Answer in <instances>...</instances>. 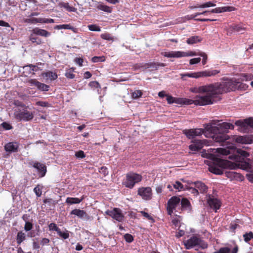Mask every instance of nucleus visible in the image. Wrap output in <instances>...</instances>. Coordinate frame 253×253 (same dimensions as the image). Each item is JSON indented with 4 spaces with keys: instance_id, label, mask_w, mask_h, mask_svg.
<instances>
[{
    "instance_id": "obj_1",
    "label": "nucleus",
    "mask_w": 253,
    "mask_h": 253,
    "mask_svg": "<svg viewBox=\"0 0 253 253\" xmlns=\"http://www.w3.org/2000/svg\"><path fill=\"white\" fill-rule=\"evenodd\" d=\"M216 152L222 155H228V159L234 160L232 162L228 160L211 155L212 161L209 165V171L214 174L221 175L223 173L224 169H235L237 168L248 171L253 170V165L249 159H245L249 156V153L241 149L227 147L226 148H218Z\"/></svg>"
},
{
    "instance_id": "obj_2",
    "label": "nucleus",
    "mask_w": 253,
    "mask_h": 253,
    "mask_svg": "<svg viewBox=\"0 0 253 253\" xmlns=\"http://www.w3.org/2000/svg\"><path fill=\"white\" fill-rule=\"evenodd\" d=\"M248 86L241 83L239 79L235 78H223L220 83L210 84L199 86L196 88L197 92H208L210 94L213 103L220 99L219 95L230 91L246 90Z\"/></svg>"
},
{
    "instance_id": "obj_3",
    "label": "nucleus",
    "mask_w": 253,
    "mask_h": 253,
    "mask_svg": "<svg viewBox=\"0 0 253 253\" xmlns=\"http://www.w3.org/2000/svg\"><path fill=\"white\" fill-rule=\"evenodd\" d=\"M234 125L232 124L223 122L218 124L216 126H211L210 128L211 136L216 142L225 145L229 142L230 136L227 134L229 129H233Z\"/></svg>"
},
{
    "instance_id": "obj_4",
    "label": "nucleus",
    "mask_w": 253,
    "mask_h": 253,
    "mask_svg": "<svg viewBox=\"0 0 253 253\" xmlns=\"http://www.w3.org/2000/svg\"><path fill=\"white\" fill-rule=\"evenodd\" d=\"M206 95L203 96H196L194 100L183 99V104L190 105L194 104L196 105L204 106L213 104V102L208 92H204Z\"/></svg>"
},
{
    "instance_id": "obj_5",
    "label": "nucleus",
    "mask_w": 253,
    "mask_h": 253,
    "mask_svg": "<svg viewBox=\"0 0 253 253\" xmlns=\"http://www.w3.org/2000/svg\"><path fill=\"white\" fill-rule=\"evenodd\" d=\"M142 176L138 173L129 172L126 174V178L123 182V184L126 188L132 189L136 184L142 180Z\"/></svg>"
},
{
    "instance_id": "obj_6",
    "label": "nucleus",
    "mask_w": 253,
    "mask_h": 253,
    "mask_svg": "<svg viewBox=\"0 0 253 253\" xmlns=\"http://www.w3.org/2000/svg\"><path fill=\"white\" fill-rule=\"evenodd\" d=\"M219 73L220 71L218 70H205L197 72L181 74L180 76L182 80H186L185 78L186 77L197 79L201 77L214 76Z\"/></svg>"
},
{
    "instance_id": "obj_7",
    "label": "nucleus",
    "mask_w": 253,
    "mask_h": 253,
    "mask_svg": "<svg viewBox=\"0 0 253 253\" xmlns=\"http://www.w3.org/2000/svg\"><path fill=\"white\" fill-rule=\"evenodd\" d=\"M28 106L23 109L15 110L14 116L19 121L28 122L32 120L34 117V112L28 110Z\"/></svg>"
},
{
    "instance_id": "obj_8",
    "label": "nucleus",
    "mask_w": 253,
    "mask_h": 253,
    "mask_svg": "<svg viewBox=\"0 0 253 253\" xmlns=\"http://www.w3.org/2000/svg\"><path fill=\"white\" fill-rule=\"evenodd\" d=\"M163 55L164 56L169 58H180L182 57L196 56L199 55V54H197L196 52L194 51L184 52L181 51H174L165 52Z\"/></svg>"
},
{
    "instance_id": "obj_9",
    "label": "nucleus",
    "mask_w": 253,
    "mask_h": 253,
    "mask_svg": "<svg viewBox=\"0 0 253 253\" xmlns=\"http://www.w3.org/2000/svg\"><path fill=\"white\" fill-rule=\"evenodd\" d=\"M207 202L210 207L215 212L219 209L221 206V202L218 199L215 198L211 194L206 195Z\"/></svg>"
},
{
    "instance_id": "obj_10",
    "label": "nucleus",
    "mask_w": 253,
    "mask_h": 253,
    "mask_svg": "<svg viewBox=\"0 0 253 253\" xmlns=\"http://www.w3.org/2000/svg\"><path fill=\"white\" fill-rule=\"evenodd\" d=\"M105 213L119 222H122L124 215L122 210L117 208H114L112 210H107Z\"/></svg>"
},
{
    "instance_id": "obj_11",
    "label": "nucleus",
    "mask_w": 253,
    "mask_h": 253,
    "mask_svg": "<svg viewBox=\"0 0 253 253\" xmlns=\"http://www.w3.org/2000/svg\"><path fill=\"white\" fill-rule=\"evenodd\" d=\"M180 202L179 197L173 196L169 199L167 204V211L169 215H171L176 207Z\"/></svg>"
},
{
    "instance_id": "obj_12",
    "label": "nucleus",
    "mask_w": 253,
    "mask_h": 253,
    "mask_svg": "<svg viewBox=\"0 0 253 253\" xmlns=\"http://www.w3.org/2000/svg\"><path fill=\"white\" fill-rule=\"evenodd\" d=\"M29 164L37 169L40 177H42L45 176L47 170L46 167L44 164L37 161H31L29 163Z\"/></svg>"
},
{
    "instance_id": "obj_13",
    "label": "nucleus",
    "mask_w": 253,
    "mask_h": 253,
    "mask_svg": "<svg viewBox=\"0 0 253 253\" xmlns=\"http://www.w3.org/2000/svg\"><path fill=\"white\" fill-rule=\"evenodd\" d=\"M137 194L144 200H150L152 199V191L150 187H140L138 189Z\"/></svg>"
},
{
    "instance_id": "obj_14",
    "label": "nucleus",
    "mask_w": 253,
    "mask_h": 253,
    "mask_svg": "<svg viewBox=\"0 0 253 253\" xmlns=\"http://www.w3.org/2000/svg\"><path fill=\"white\" fill-rule=\"evenodd\" d=\"M232 139L238 143L251 144L253 143V135H233Z\"/></svg>"
},
{
    "instance_id": "obj_15",
    "label": "nucleus",
    "mask_w": 253,
    "mask_h": 253,
    "mask_svg": "<svg viewBox=\"0 0 253 253\" xmlns=\"http://www.w3.org/2000/svg\"><path fill=\"white\" fill-rule=\"evenodd\" d=\"M202 242L199 237L194 235L187 240L184 243V245L186 249H190L196 246L200 245Z\"/></svg>"
},
{
    "instance_id": "obj_16",
    "label": "nucleus",
    "mask_w": 253,
    "mask_h": 253,
    "mask_svg": "<svg viewBox=\"0 0 253 253\" xmlns=\"http://www.w3.org/2000/svg\"><path fill=\"white\" fill-rule=\"evenodd\" d=\"M183 133L189 139H193L196 136L202 135L203 133V129L202 128L185 129L183 131Z\"/></svg>"
},
{
    "instance_id": "obj_17",
    "label": "nucleus",
    "mask_w": 253,
    "mask_h": 253,
    "mask_svg": "<svg viewBox=\"0 0 253 253\" xmlns=\"http://www.w3.org/2000/svg\"><path fill=\"white\" fill-rule=\"evenodd\" d=\"M31 86H35L41 91H48L49 88L48 85L38 81L36 79H31L28 81Z\"/></svg>"
},
{
    "instance_id": "obj_18",
    "label": "nucleus",
    "mask_w": 253,
    "mask_h": 253,
    "mask_svg": "<svg viewBox=\"0 0 253 253\" xmlns=\"http://www.w3.org/2000/svg\"><path fill=\"white\" fill-rule=\"evenodd\" d=\"M70 214L76 215L79 218L82 219H89V216L87 214L85 211L80 209H74L70 212Z\"/></svg>"
},
{
    "instance_id": "obj_19",
    "label": "nucleus",
    "mask_w": 253,
    "mask_h": 253,
    "mask_svg": "<svg viewBox=\"0 0 253 253\" xmlns=\"http://www.w3.org/2000/svg\"><path fill=\"white\" fill-rule=\"evenodd\" d=\"M181 210L190 212L192 211V207L190 201L186 198H183L180 200Z\"/></svg>"
},
{
    "instance_id": "obj_20",
    "label": "nucleus",
    "mask_w": 253,
    "mask_h": 253,
    "mask_svg": "<svg viewBox=\"0 0 253 253\" xmlns=\"http://www.w3.org/2000/svg\"><path fill=\"white\" fill-rule=\"evenodd\" d=\"M192 142L193 144L190 145L189 146V148L191 151H198L203 147V143L200 140H194Z\"/></svg>"
},
{
    "instance_id": "obj_21",
    "label": "nucleus",
    "mask_w": 253,
    "mask_h": 253,
    "mask_svg": "<svg viewBox=\"0 0 253 253\" xmlns=\"http://www.w3.org/2000/svg\"><path fill=\"white\" fill-rule=\"evenodd\" d=\"M54 20L53 19H47L44 18H35L33 17H31V24L40 23H53Z\"/></svg>"
},
{
    "instance_id": "obj_22",
    "label": "nucleus",
    "mask_w": 253,
    "mask_h": 253,
    "mask_svg": "<svg viewBox=\"0 0 253 253\" xmlns=\"http://www.w3.org/2000/svg\"><path fill=\"white\" fill-rule=\"evenodd\" d=\"M32 32L33 34L41 36L43 37H48L50 35V33L44 29H41L38 27L34 28Z\"/></svg>"
},
{
    "instance_id": "obj_23",
    "label": "nucleus",
    "mask_w": 253,
    "mask_h": 253,
    "mask_svg": "<svg viewBox=\"0 0 253 253\" xmlns=\"http://www.w3.org/2000/svg\"><path fill=\"white\" fill-rule=\"evenodd\" d=\"M18 145L16 143L9 142L6 143L4 146V149L8 152H14L17 151Z\"/></svg>"
},
{
    "instance_id": "obj_24",
    "label": "nucleus",
    "mask_w": 253,
    "mask_h": 253,
    "mask_svg": "<svg viewBox=\"0 0 253 253\" xmlns=\"http://www.w3.org/2000/svg\"><path fill=\"white\" fill-rule=\"evenodd\" d=\"M195 187L199 191V193H204L207 191L208 187L205 183L201 181H197L194 182Z\"/></svg>"
},
{
    "instance_id": "obj_25",
    "label": "nucleus",
    "mask_w": 253,
    "mask_h": 253,
    "mask_svg": "<svg viewBox=\"0 0 253 253\" xmlns=\"http://www.w3.org/2000/svg\"><path fill=\"white\" fill-rule=\"evenodd\" d=\"M202 41V38L199 36H194L187 39L186 42L189 44H193L200 42Z\"/></svg>"
},
{
    "instance_id": "obj_26",
    "label": "nucleus",
    "mask_w": 253,
    "mask_h": 253,
    "mask_svg": "<svg viewBox=\"0 0 253 253\" xmlns=\"http://www.w3.org/2000/svg\"><path fill=\"white\" fill-rule=\"evenodd\" d=\"M26 236L25 233L20 231L17 233L16 240L18 245H20L24 241L26 240Z\"/></svg>"
},
{
    "instance_id": "obj_27",
    "label": "nucleus",
    "mask_w": 253,
    "mask_h": 253,
    "mask_svg": "<svg viewBox=\"0 0 253 253\" xmlns=\"http://www.w3.org/2000/svg\"><path fill=\"white\" fill-rule=\"evenodd\" d=\"M42 76L46 78L47 79H50V81L55 80L58 77L57 74L52 71H48L42 73Z\"/></svg>"
},
{
    "instance_id": "obj_28",
    "label": "nucleus",
    "mask_w": 253,
    "mask_h": 253,
    "mask_svg": "<svg viewBox=\"0 0 253 253\" xmlns=\"http://www.w3.org/2000/svg\"><path fill=\"white\" fill-rule=\"evenodd\" d=\"M84 199V196L81 199L78 198L68 197L66 200V203L70 205L80 203Z\"/></svg>"
},
{
    "instance_id": "obj_29",
    "label": "nucleus",
    "mask_w": 253,
    "mask_h": 253,
    "mask_svg": "<svg viewBox=\"0 0 253 253\" xmlns=\"http://www.w3.org/2000/svg\"><path fill=\"white\" fill-rule=\"evenodd\" d=\"M69 233L70 231L67 230L66 229H65L64 231H62L60 229V230L57 233L60 238L62 240H66L68 239L70 237Z\"/></svg>"
},
{
    "instance_id": "obj_30",
    "label": "nucleus",
    "mask_w": 253,
    "mask_h": 253,
    "mask_svg": "<svg viewBox=\"0 0 253 253\" xmlns=\"http://www.w3.org/2000/svg\"><path fill=\"white\" fill-rule=\"evenodd\" d=\"M164 64L163 63H155L154 62H151L149 63H145L144 67L145 68H153L155 69H157L158 67L159 66H163Z\"/></svg>"
},
{
    "instance_id": "obj_31",
    "label": "nucleus",
    "mask_w": 253,
    "mask_h": 253,
    "mask_svg": "<svg viewBox=\"0 0 253 253\" xmlns=\"http://www.w3.org/2000/svg\"><path fill=\"white\" fill-rule=\"evenodd\" d=\"M216 5L215 3H214L212 1H208L207 2H205L202 4H197L196 5L193 6L194 8H204L206 7H213L215 6Z\"/></svg>"
},
{
    "instance_id": "obj_32",
    "label": "nucleus",
    "mask_w": 253,
    "mask_h": 253,
    "mask_svg": "<svg viewBox=\"0 0 253 253\" xmlns=\"http://www.w3.org/2000/svg\"><path fill=\"white\" fill-rule=\"evenodd\" d=\"M60 5L69 12H75L77 10V9L75 7L70 6L68 2H61Z\"/></svg>"
},
{
    "instance_id": "obj_33",
    "label": "nucleus",
    "mask_w": 253,
    "mask_h": 253,
    "mask_svg": "<svg viewBox=\"0 0 253 253\" xmlns=\"http://www.w3.org/2000/svg\"><path fill=\"white\" fill-rule=\"evenodd\" d=\"M75 69V68L72 67L66 70L65 74V77L70 79H74L75 77V75L73 74Z\"/></svg>"
},
{
    "instance_id": "obj_34",
    "label": "nucleus",
    "mask_w": 253,
    "mask_h": 253,
    "mask_svg": "<svg viewBox=\"0 0 253 253\" xmlns=\"http://www.w3.org/2000/svg\"><path fill=\"white\" fill-rule=\"evenodd\" d=\"M97 8L99 10L108 13H111L112 12V8L110 7L103 4H98Z\"/></svg>"
},
{
    "instance_id": "obj_35",
    "label": "nucleus",
    "mask_w": 253,
    "mask_h": 253,
    "mask_svg": "<svg viewBox=\"0 0 253 253\" xmlns=\"http://www.w3.org/2000/svg\"><path fill=\"white\" fill-rule=\"evenodd\" d=\"M23 69L24 70L30 69V73H32V74H34V72H37L38 70V67L37 66L33 65L32 64L26 65L23 67Z\"/></svg>"
},
{
    "instance_id": "obj_36",
    "label": "nucleus",
    "mask_w": 253,
    "mask_h": 253,
    "mask_svg": "<svg viewBox=\"0 0 253 253\" xmlns=\"http://www.w3.org/2000/svg\"><path fill=\"white\" fill-rule=\"evenodd\" d=\"M43 186L40 184H38L34 189V192L38 197L41 196L42 194V189Z\"/></svg>"
},
{
    "instance_id": "obj_37",
    "label": "nucleus",
    "mask_w": 253,
    "mask_h": 253,
    "mask_svg": "<svg viewBox=\"0 0 253 253\" xmlns=\"http://www.w3.org/2000/svg\"><path fill=\"white\" fill-rule=\"evenodd\" d=\"M30 40L33 43H36L37 44H41L42 42L41 39L38 37H34L33 34L31 35Z\"/></svg>"
},
{
    "instance_id": "obj_38",
    "label": "nucleus",
    "mask_w": 253,
    "mask_h": 253,
    "mask_svg": "<svg viewBox=\"0 0 253 253\" xmlns=\"http://www.w3.org/2000/svg\"><path fill=\"white\" fill-rule=\"evenodd\" d=\"M142 92L140 90H135L132 93L131 96L133 99H137L142 95Z\"/></svg>"
},
{
    "instance_id": "obj_39",
    "label": "nucleus",
    "mask_w": 253,
    "mask_h": 253,
    "mask_svg": "<svg viewBox=\"0 0 253 253\" xmlns=\"http://www.w3.org/2000/svg\"><path fill=\"white\" fill-rule=\"evenodd\" d=\"M88 29L91 31L99 32L101 31V28L99 26L96 24H91L87 26Z\"/></svg>"
},
{
    "instance_id": "obj_40",
    "label": "nucleus",
    "mask_w": 253,
    "mask_h": 253,
    "mask_svg": "<svg viewBox=\"0 0 253 253\" xmlns=\"http://www.w3.org/2000/svg\"><path fill=\"white\" fill-rule=\"evenodd\" d=\"M100 37L102 39L105 40L107 41H113L114 40L113 37H112L111 35L108 33L102 34L100 35Z\"/></svg>"
},
{
    "instance_id": "obj_41",
    "label": "nucleus",
    "mask_w": 253,
    "mask_h": 253,
    "mask_svg": "<svg viewBox=\"0 0 253 253\" xmlns=\"http://www.w3.org/2000/svg\"><path fill=\"white\" fill-rule=\"evenodd\" d=\"M243 237L246 242H249L251 239H253V233L252 232L247 233L243 235Z\"/></svg>"
},
{
    "instance_id": "obj_42",
    "label": "nucleus",
    "mask_w": 253,
    "mask_h": 253,
    "mask_svg": "<svg viewBox=\"0 0 253 253\" xmlns=\"http://www.w3.org/2000/svg\"><path fill=\"white\" fill-rule=\"evenodd\" d=\"M173 186L175 189L178 190V191H181L184 189L183 185L178 181H175L173 184Z\"/></svg>"
},
{
    "instance_id": "obj_43",
    "label": "nucleus",
    "mask_w": 253,
    "mask_h": 253,
    "mask_svg": "<svg viewBox=\"0 0 253 253\" xmlns=\"http://www.w3.org/2000/svg\"><path fill=\"white\" fill-rule=\"evenodd\" d=\"M105 60L104 56H94L91 59V61L93 63L99 62H103Z\"/></svg>"
},
{
    "instance_id": "obj_44",
    "label": "nucleus",
    "mask_w": 253,
    "mask_h": 253,
    "mask_svg": "<svg viewBox=\"0 0 253 253\" xmlns=\"http://www.w3.org/2000/svg\"><path fill=\"white\" fill-rule=\"evenodd\" d=\"M49 230L50 231H55L57 233L60 230V228L57 226V225L54 223H51L49 225Z\"/></svg>"
},
{
    "instance_id": "obj_45",
    "label": "nucleus",
    "mask_w": 253,
    "mask_h": 253,
    "mask_svg": "<svg viewBox=\"0 0 253 253\" xmlns=\"http://www.w3.org/2000/svg\"><path fill=\"white\" fill-rule=\"evenodd\" d=\"M0 126L6 130H10L12 129V126L6 122H3L1 124Z\"/></svg>"
},
{
    "instance_id": "obj_46",
    "label": "nucleus",
    "mask_w": 253,
    "mask_h": 253,
    "mask_svg": "<svg viewBox=\"0 0 253 253\" xmlns=\"http://www.w3.org/2000/svg\"><path fill=\"white\" fill-rule=\"evenodd\" d=\"M220 11L222 12H226V11H232L235 10V8L233 6H223L220 7Z\"/></svg>"
},
{
    "instance_id": "obj_47",
    "label": "nucleus",
    "mask_w": 253,
    "mask_h": 253,
    "mask_svg": "<svg viewBox=\"0 0 253 253\" xmlns=\"http://www.w3.org/2000/svg\"><path fill=\"white\" fill-rule=\"evenodd\" d=\"M33 227V225L32 222L29 221L25 222V226H24V230L26 231H29L32 229Z\"/></svg>"
},
{
    "instance_id": "obj_48",
    "label": "nucleus",
    "mask_w": 253,
    "mask_h": 253,
    "mask_svg": "<svg viewBox=\"0 0 253 253\" xmlns=\"http://www.w3.org/2000/svg\"><path fill=\"white\" fill-rule=\"evenodd\" d=\"M88 85L91 88H101L100 84L98 83V82H97L96 81L90 82L89 83Z\"/></svg>"
},
{
    "instance_id": "obj_49",
    "label": "nucleus",
    "mask_w": 253,
    "mask_h": 253,
    "mask_svg": "<svg viewBox=\"0 0 253 253\" xmlns=\"http://www.w3.org/2000/svg\"><path fill=\"white\" fill-rule=\"evenodd\" d=\"M230 252V249L228 247H223L219 249V250L213 253H229Z\"/></svg>"
},
{
    "instance_id": "obj_50",
    "label": "nucleus",
    "mask_w": 253,
    "mask_h": 253,
    "mask_svg": "<svg viewBox=\"0 0 253 253\" xmlns=\"http://www.w3.org/2000/svg\"><path fill=\"white\" fill-rule=\"evenodd\" d=\"M124 237L127 243H131L134 240L133 237L131 234L128 233L126 234Z\"/></svg>"
},
{
    "instance_id": "obj_51",
    "label": "nucleus",
    "mask_w": 253,
    "mask_h": 253,
    "mask_svg": "<svg viewBox=\"0 0 253 253\" xmlns=\"http://www.w3.org/2000/svg\"><path fill=\"white\" fill-rule=\"evenodd\" d=\"M139 212L142 214V215H143L149 220L154 221V218L150 214H149L148 213L142 211H140Z\"/></svg>"
},
{
    "instance_id": "obj_52",
    "label": "nucleus",
    "mask_w": 253,
    "mask_h": 253,
    "mask_svg": "<svg viewBox=\"0 0 253 253\" xmlns=\"http://www.w3.org/2000/svg\"><path fill=\"white\" fill-rule=\"evenodd\" d=\"M75 156L78 158L83 159L85 157V155L83 151L79 150L75 153Z\"/></svg>"
},
{
    "instance_id": "obj_53",
    "label": "nucleus",
    "mask_w": 253,
    "mask_h": 253,
    "mask_svg": "<svg viewBox=\"0 0 253 253\" xmlns=\"http://www.w3.org/2000/svg\"><path fill=\"white\" fill-rule=\"evenodd\" d=\"M245 123L247 126H249L253 128V118H249L245 119Z\"/></svg>"
},
{
    "instance_id": "obj_54",
    "label": "nucleus",
    "mask_w": 253,
    "mask_h": 253,
    "mask_svg": "<svg viewBox=\"0 0 253 253\" xmlns=\"http://www.w3.org/2000/svg\"><path fill=\"white\" fill-rule=\"evenodd\" d=\"M210 13V11L209 10H206L202 12H197L194 14H192L190 15L191 18H194L196 17H197L198 15L203 14V15H206L207 13Z\"/></svg>"
},
{
    "instance_id": "obj_55",
    "label": "nucleus",
    "mask_w": 253,
    "mask_h": 253,
    "mask_svg": "<svg viewBox=\"0 0 253 253\" xmlns=\"http://www.w3.org/2000/svg\"><path fill=\"white\" fill-rule=\"evenodd\" d=\"M74 62L78 65H79V66H83V63L84 62V59L82 58H78L76 57L74 59Z\"/></svg>"
},
{
    "instance_id": "obj_56",
    "label": "nucleus",
    "mask_w": 253,
    "mask_h": 253,
    "mask_svg": "<svg viewBox=\"0 0 253 253\" xmlns=\"http://www.w3.org/2000/svg\"><path fill=\"white\" fill-rule=\"evenodd\" d=\"M201 60V58H200V57L192 58L190 60L189 63L191 65L197 64V63H199L200 62Z\"/></svg>"
},
{
    "instance_id": "obj_57",
    "label": "nucleus",
    "mask_w": 253,
    "mask_h": 253,
    "mask_svg": "<svg viewBox=\"0 0 253 253\" xmlns=\"http://www.w3.org/2000/svg\"><path fill=\"white\" fill-rule=\"evenodd\" d=\"M50 242V240L48 238H42L41 241H40V244L41 245H42V246H44V245H47L49 244V243Z\"/></svg>"
},
{
    "instance_id": "obj_58",
    "label": "nucleus",
    "mask_w": 253,
    "mask_h": 253,
    "mask_svg": "<svg viewBox=\"0 0 253 253\" xmlns=\"http://www.w3.org/2000/svg\"><path fill=\"white\" fill-rule=\"evenodd\" d=\"M234 178L237 180L242 181L244 180V176L241 174L235 172Z\"/></svg>"
},
{
    "instance_id": "obj_59",
    "label": "nucleus",
    "mask_w": 253,
    "mask_h": 253,
    "mask_svg": "<svg viewBox=\"0 0 253 253\" xmlns=\"http://www.w3.org/2000/svg\"><path fill=\"white\" fill-rule=\"evenodd\" d=\"M14 104L18 107H20V109L25 108V107H27V106H26L23 103L18 100L14 101Z\"/></svg>"
},
{
    "instance_id": "obj_60",
    "label": "nucleus",
    "mask_w": 253,
    "mask_h": 253,
    "mask_svg": "<svg viewBox=\"0 0 253 253\" xmlns=\"http://www.w3.org/2000/svg\"><path fill=\"white\" fill-rule=\"evenodd\" d=\"M199 55L203 57L202 64L203 65H205L207 62V58H208L207 55H206V53H205L204 52L200 53L199 54Z\"/></svg>"
},
{
    "instance_id": "obj_61",
    "label": "nucleus",
    "mask_w": 253,
    "mask_h": 253,
    "mask_svg": "<svg viewBox=\"0 0 253 253\" xmlns=\"http://www.w3.org/2000/svg\"><path fill=\"white\" fill-rule=\"evenodd\" d=\"M99 172L101 173H103V174L104 175V176H106L108 174V169L106 167H102L100 169V170L99 171Z\"/></svg>"
},
{
    "instance_id": "obj_62",
    "label": "nucleus",
    "mask_w": 253,
    "mask_h": 253,
    "mask_svg": "<svg viewBox=\"0 0 253 253\" xmlns=\"http://www.w3.org/2000/svg\"><path fill=\"white\" fill-rule=\"evenodd\" d=\"M167 101L168 103L169 104L173 103L174 97H172L171 95H167Z\"/></svg>"
},
{
    "instance_id": "obj_63",
    "label": "nucleus",
    "mask_w": 253,
    "mask_h": 253,
    "mask_svg": "<svg viewBox=\"0 0 253 253\" xmlns=\"http://www.w3.org/2000/svg\"><path fill=\"white\" fill-rule=\"evenodd\" d=\"M225 174L226 176L228 178H234L235 172L232 171H226Z\"/></svg>"
},
{
    "instance_id": "obj_64",
    "label": "nucleus",
    "mask_w": 253,
    "mask_h": 253,
    "mask_svg": "<svg viewBox=\"0 0 253 253\" xmlns=\"http://www.w3.org/2000/svg\"><path fill=\"white\" fill-rule=\"evenodd\" d=\"M233 29L234 31L236 32H240L242 30H244L242 27L240 25H236L233 26Z\"/></svg>"
}]
</instances>
